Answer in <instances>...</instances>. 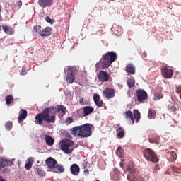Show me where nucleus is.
I'll return each instance as SVG.
<instances>
[{
	"label": "nucleus",
	"mask_w": 181,
	"mask_h": 181,
	"mask_svg": "<svg viewBox=\"0 0 181 181\" xmlns=\"http://www.w3.org/2000/svg\"><path fill=\"white\" fill-rule=\"evenodd\" d=\"M93 129V125L91 124L86 123L81 126H76L70 129L71 135H77L81 138H88L91 136V132Z\"/></svg>",
	"instance_id": "1"
},
{
	"label": "nucleus",
	"mask_w": 181,
	"mask_h": 181,
	"mask_svg": "<svg viewBox=\"0 0 181 181\" xmlns=\"http://www.w3.org/2000/svg\"><path fill=\"white\" fill-rule=\"evenodd\" d=\"M117 60V53L114 52H108L102 56L99 62L96 63L95 67L98 69L100 64H102L103 69H108Z\"/></svg>",
	"instance_id": "2"
},
{
	"label": "nucleus",
	"mask_w": 181,
	"mask_h": 181,
	"mask_svg": "<svg viewBox=\"0 0 181 181\" xmlns=\"http://www.w3.org/2000/svg\"><path fill=\"white\" fill-rule=\"evenodd\" d=\"M124 172L128 173L127 180L129 181H139V180H138V172H136V170L135 169V164L134 162L130 161L128 163L127 169L124 170Z\"/></svg>",
	"instance_id": "3"
},
{
	"label": "nucleus",
	"mask_w": 181,
	"mask_h": 181,
	"mask_svg": "<svg viewBox=\"0 0 181 181\" xmlns=\"http://www.w3.org/2000/svg\"><path fill=\"white\" fill-rule=\"evenodd\" d=\"M59 146L61 148V151H63L64 153H67L68 155L73 152V149H74V142L70 139H63L59 142Z\"/></svg>",
	"instance_id": "4"
},
{
	"label": "nucleus",
	"mask_w": 181,
	"mask_h": 181,
	"mask_svg": "<svg viewBox=\"0 0 181 181\" xmlns=\"http://www.w3.org/2000/svg\"><path fill=\"white\" fill-rule=\"evenodd\" d=\"M144 157L146 160L149 162H153V163H158L159 162V158L156 156L155 151H152L151 148H145L143 151Z\"/></svg>",
	"instance_id": "5"
},
{
	"label": "nucleus",
	"mask_w": 181,
	"mask_h": 181,
	"mask_svg": "<svg viewBox=\"0 0 181 181\" xmlns=\"http://www.w3.org/2000/svg\"><path fill=\"white\" fill-rule=\"evenodd\" d=\"M57 110L54 107H49L46 108V122L47 124H54L56 121V112Z\"/></svg>",
	"instance_id": "6"
},
{
	"label": "nucleus",
	"mask_w": 181,
	"mask_h": 181,
	"mask_svg": "<svg viewBox=\"0 0 181 181\" xmlns=\"http://www.w3.org/2000/svg\"><path fill=\"white\" fill-rule=\"evenodd\" d=\"M67 74L66 76V81L68 84H73L74 83V76L78 73V70L74 67H68L66 69Z\"/></svg>",
	"instance_id": "7"
},
{
	"label": "nucleus",
	"mask_w": 181,
	"mask_h": 181,
	"mask_svg": "<svg viewBox=\"0 0 181 181\" xmlns=\"http://www.w3.org/2000/svg\"><path fill=\"white\" fill-rule=\"evenodd\" d=\"M136 95L137 98L136 101H138V103H139L140 104H141V103H144V100L148 98V93L143 89H138L136 91Z\"/></svg>",
	"instance_id": "8"
},
{
	"label": "nucleus",
	"mask_w": 181,
	"mask_h": 181,
	"mask_svg": "<svg viewBox=\"0 0 181 181\" xmlns=\"http://www.w3.org/2000/svg\"><path fill=\"white\" fill-rule=\"evenodd\" d=\"M103 95L105 98H108V100H111V98H114L115 97V90L114 88H105L103 91Z\"/></svg>",
	"instance_id": "9"
},
{
	"label": "nucleus",
	"mask_w": 181,
	"mask_h": 181,
	"mask_svg": "<svg viewBox=\"0 0 181 181\" xmlns=\"http://www.w3.org/2000/svg\"><path fill=\"white\" fill-rule=\"evenodd\" d=\"M43 121H46V109L42 112L37 115L35 117V122L38 125H42Z\"/></svg>",
	"instance_id": "10"
},
{
	"label": "nucleus",
	"mask_w": 181,
	"mask_h": 181,
	"mask_svg": "<svg viewBox=\"0 0 181 181\" xmlns=\"http://www.w3.org/2000/svg\"><path fill=\"white\" fill-rule=\"evenodd\" d=\"M161 74L164 78H172L173 77V71L165 66L161 69Z\"/></svg>",
	"instance_id": "11"
},
{
	"label": "nucleus",
	"mask_w": 181,
	"mask_h": 181,
	"mask_svg": "<svg viewBox=\"0 0 181 181\" xmlns=\"http://www.w3.org/2000/svg\"><path fill=\"white\" fill-rule=\"evenodd\" d=\"M98 80H100V81H102L103 83H107V81H110L111 76H110V74H108L107 71H100L98 76Z\"/></svg>",
	"instance_id": "12"
},
{
	"label": "nucleus",
	"mask_w": 181,
	"mask_h": 181,
	"mask_svg": "<svg viewBox=\"0 0 181 181\" xmlns=\"http://www.w3.org/2000/svg\"><path fill=\"white\" fill-rule=\"evenodd\" d=\"M33 34L35 36H46V30L41 26H35L33 29Z\"/></svg>",
	"instance_id": "13"
},
{
	"label": "nucleus",
	"mask_w": 181,
	"mask_h": 181,
	"mask_svg": "<svg viewBox=\"0 0 181 181\" xmlns=\"http://www.w3.org/2000/svg\"><path fill=\"white\" fill-rule=\"evenodd\" d=\"M46 163L48 169H54L56 165H57V161L53 158L49 157L46 160Z\"/></svg>",
	"instance_id": "14"
},
{
	"label": "nucleus",
	"mask_w": 181,
	"mask_h": 181,
	"mask_svg": "<svg viewBox=\"0 0 181 181\" xmlns=\"http://www.w3.org/2000/svg\"><path fill=\"white\" fill-rule=\"evenodd\" d=\"M116 132L117 136L119 139H122V138H124L125 136V131L124 130V128H122V127L119 126V124H117L116 127Z\"/></svg>",
	"instance_id": "15"
},
{
	"label": "nucleus",
	"mask_w": 181,
	"mask_h": 181,
	"mask_svg": "<svg viewBox=\"0 0 181 181\" xmlns=\"http://www.w3.org/2000/svg\"><path fill=\"white\" fill-rule=\"evenodd\" d=\"M70 172L74 176H78L80 173V167L76 163L72 164L70 167Z\"/></svg>",
	"instance_id": "16"
},
{
	"label": "nucleus",
	"mask_w": 181,
	"mask_h": 181,
	"mask_svg": "<svg viewBox=\"0 0 181 181\" xmlns=\"http://www.w3.org/2000/svg\"><path fill=\"white\" fill-rule=\"evenodd\" d=\"M93 100L98 108H101V107H103V100H101V98L100 97L99 95L95 93L93 95Z\"/></svg>",
	"instance_id": "17"
},
{
	"label": "nucleus",
	"mask_w": 181,
	"mask_h": 181,
	"mask_svg": "<svg viewBox=\"0 0 181 181\" xmlns=\"http://www.w3.org/2000/svg\"><path fill=\"white\" fill-rule=\"evenodd\" d=\"M166 157L170 162H175L177 158V156L175 151H168L166 154Z\"/></svg>",
	"instance_id": "18"
},
{
	"label": "nucleus",
	"mask_w": 181,
	"mask_h": 181,
	"mask_svg": "<svg viewBox=\"0 0 181 181\" xmlns=\"http://www.w3.org/2000/svg\"><path fill=\"white\" fill-rule=\"evenodd\" d=\"M125 71L128 76L134 75L135 74V66L132 64H129L126 66Z\"/></svg>",
	"instance_id": "19"
},
{
	"label": "nucleus",
	"mask_w": 181,
	"mask_h": 181,
	"mask_svg": "<svg viewBox=\"0 0 181 181\" xmlns=\"http://www.w3.org/2000/svg\"><path fill=\"white\" fill-rule=\"evenodd\" d=\"M83 117H87L90 115V114H93L94 112V108L91 106H85L83 108Z\"/></svg>",
	"instance_id": "20"
},
{
	"label": "nucleus",
	"mask_w": 181,
	"mask_h": 181,
	"mask_svg": "<svg viewBox=\"0 0 181 181\" xmlns=\"http://www.w3.org/2000/svg\"><path fill=\"white\" fill-rule=\"evenodd\" d=\"M26 117H28V111L24 109L21 110V115L18 117V122L19 124H22L24 119H26Z\"/></svg>",
	"instance_id": "21"
},
{
	"label": "nucleus",
	"mask_w": 181,
	"mask_h": 181,
	"mask_svg": "<svg viewBox=\"0 0 181 181\" xmlns=\"http://www.w3.org/2000/svg\"><path fill=\"white\" fill-rule=\"evenodd\" d=\"M124 115L127 119H129V121H131L132 125H134V124H135V119H134V115L132 114V112H131V110L126 111Z\"/></svg>",
	"instance_id": "22"
},
{
	"label": "nucleus",
	"mask_w": 181,
	"mask_h": 181,
	"mask_svg": "<svg viewBox=\"0 0 181 181\" xmlns=\"http://www.w3.org/2000/svg\"><path fill=\"white\" fill-rule=\"evenodd\" d=\"M54 170V173H63L64 172V166L62 164H57L55 165Z\"/></svg>",
	"instance_id": "23"
},
{
	"label": "nucleus",
	"mask_w": 181,
	"mask_h": 181,
	"mask_svg": "<svg viewBox=\"0 0 181 181\" xmlns=\"http://www.w3.org/2000/svg\"><path fill=\"white\" fill-rule=\"evenodd\" d=\"M147 117L148 119H155V118H156V112L155 110L152 108L149 109Z\"/></svg>",
	"instance_id": "24"
},
{
	"label": "nucleus",
	"mask_w": 181,
	"mask_h": 181,
	"mask_svg": "<svg viewBox=\"0 0 181 181\" xmlns=\"http://www.w3.org/2000/svg\"><path fill=\"white\" fill-rule=\"evenodd\" d=\"M33 165V158H28L27 163L25 165V170H30V169H32Z\"/></svg>",
	"instance_id": "25"
},
{
	"label": "nucleus",
	"mask_w": 181,
	"mask_h": 181,
	"mask_svg": "<svg viewBox=\"0 0 181 181\" xmlns=\"http://www.w3.org/2000/svg\"><path fill=\"white\" fill-rule=\"evenodd\" d=\"M46 144L48 146H52L54 144V139H53L49 135H46Z\"/></svg>",
	"instance_id": "26"
},
{
	"label": "nucleus",
	"mask_w": 181,
	"mask_h": 181,
	"mask_svg": "<svg viewBox=\"0 0 181 181\" xmlns=\"http://www.w3.org/2000/svg\"><path fill=\"white\" fill-rule=\"evenodd\" d=\"M160 137L159 136H153L152 137L149 138L150 144H159V141Z\"/></svg>",
	"instance_id": "27"
},
{
	"label": "nucleus",
	"mask_w": 181,
	"mask_h": 181,
	"mask_svg": "<svg viewBox=\"0 0 181 181\" xmlns=\"http://www.w3.org/2000/svg\"><path fill=\"white\" fill-rule=\"evenodd\" d=\"M9 163H11V161H8L4 158H0V169H2V168L8 166Z\"/></svg>",
	"instance_id": "28"
},
{
	"label": "nucleus",
	"mask_w": 181,
	"mask_h": 181,
	"mask_svg": "<svg viewBox=\"0 0 181 181\" xmlns=\"http://www.w3.org/2000/svg\"><path fill=\"white\" fill-rule=\"evenodd\" d=\"M134 119H136V122H139L141 119V112H139V110H134Z\"/></svg>",
	"instance_id": "29"
},
{
	"label": "nucleus",
	"mask_w": 181,
	"mask_h": 181,
	"mask_svg": "<svg viewBox=\"0 0 181 181\" xmlns=\"http://www.w3.org/2000/svg\"><path fill=\"white\" fill-rule=\"evenodd\" d=\"M127 84L129 88H132L135 86V79L134 78L127 79Z\"/></svg>",
	"instance_id": "30"
},
{
	"label": "nucleus",
	"mask_w": 181,
	"mask_h": 181,
	"mask_svg": "<svg viewBox=\"0 0 181 181\" xmlns=\"http://www.w3.org/2000/svg\"><path fill=\"white\" fill-rule=\"evenodd\" d=\"M12 101H13V96L12 95L6 97V104H7V105L12 104Z\"/></svg>",
	"instance_id": "31"
},
{
	"label": "nucleus",
	"mask_w": 181,
	"mask_h": 181,
	"mask_svg": "<svg viewBox=\"0 0 181 181\" xmlns=\"http://www.w3.org/2000/svg\"><path fill=\"white\" fill-rule=\"evenodd\" d=\"M168 110L170 111V112H176L177 111V107L173 105H168Z\"/></svg>",
	"instance_id": "32"
},
{
	"label": "nucleus",
	"mask_w": 181,
	"mask_h": 181,
	"mask_svg": "<svg viewBox=\"0 0 181 181\" xmlns=\"http://www.w3.org/2000/svg\"><path fill=\"white\" fill-rule=\"evenodd\" d=\"M58 112L62 111V114H66V107L62 105H59L57 107Z\"/></svg>",
	"instance_id": "33"
},
{
	"label": "nucleus",
	"mask_w": 181,
	"mask_h": 181,
	"mask_svg": "<svg viewBox=\"0 0 181 181\" xmlns=\"http://www.w3.org/2000/svg\"><path fill=\"white\" fill-rule=\"evenodd\" d=\"M171 170H173V172H175V173H181V168H177L175 165H171Z\"/></svg>",
	"instance_id": "34"
},
{
	"label": "nucleus",
	"mask_w": 181,
	"mask_h": 181,
	"mask_svg": "<svg viewBox=\"0 0 181 181\" xmlns=\"http://www.w3.org/2000/svg\"><path fill=\"white\" fill-rule=\"evenodd\" d=\"M5 128L8 131H11L12 129V122H7L5 124Z\"/></svg>",
	"instance_id": "35"
},
{
	"label": "nucleus",
	"mask_w": 181,
	"mask_h": 181,
	"mask_svg": "<svg viewBox=\"0 0 181 181\" xmlns=\"http://www.w3.org/2000/svg\"><path fill=\"white\" fill-rule=\"evenodd\" d=\"M4 32L7 33V35H12V33H9V27L8 25H3L2 26Z\"/></svg>",
	"instance_id": "36"
},
{
	"label": "nucleus",
	"mask_w": 181,
	"mask_h": 181,
	"mask_svg": "<svg viewBox=\"0 0 181 181\" xmlns=\"http://www.w3.org/2000/svg\"><path fill=\"white\" fill-rule=\"evenodd\" d=\"M38 5H40L41 8H46V0H39Z\"/></svg>",
	"instance_id": "37"
},
{
	"label": "nucleus",
	"mask_w": 181,
	"mask_h": 181,
	"mask_svg": "<svg viewBox=\"0 0 181 181\" xmlns=\"http://www.w3.org/2000/svg\"><path fill=\"white\" fill-rule=\"evenodd\" d=\"M46 22H47L48 23H50V25H53V23H54V22H56V21L53 18H51L49 16H47Z\"/></svg>",
	"instance_id": "38"
},
{
	"label": "nucleus",
	"mask_w": 181,
	"mask_h": 181,
	"mask_svg": "<svg viewBox=\"0 0 181 181\" xmlns=\"http://www.w3.org/2000/svg\"><path fill=\"white\" fill-rule=\"evenodd\" d=\"M124 153V150L119 146L117 148V153L119 158H122V153Z\"/></svg>",
	"instance_id": "39"
},
{
	"label": "nucleus",
	"mask_w": 181,
	"mask_h": 181,
	"mask_svg": "<svg viewBox=\"0 0 181 181\" xmlns=\"http://www.w3.org/2000/svg\"><path fill=\"white\" fill-rule=\"evenodd\" d=\"M52 28L50 27L46 28V36H50L52 35Z\"/></svg>",
	"instance_id": "40"
},
{
	"label": "nucleus",
	"mask_w": 181,
	"mask_h": 181,
	"mask_svg": "<svg viewBox=\"0 0 181 181\" xmlns=\"http://www.w3.org/2000/svg\"><path fill=\"white\" fill-rule=\"evenodd\" d=\"M111 179H112V180H114V181H119V175L118 174L112 175Z\"/></svg>",
	"instance_id": "41"
},
{
	"label": "nucleus",
	"mask_w": 181,
	"mask_h": 181,
	"mask_svg": "<svg viewBox=\"0 0 181 181\" xmlns=\"http://www.w3.org/2000/svg\"><path fill=\"white\" fill-rule=\"evenodd\" d=\"M175 93H177V94H180V93H181V85H178L175 87Z\"/></svg>",
	"instance_id": "42"
},
{
	"label": "nucleus",
	"mask_w": 181,
	"mask_h": 181,
	"mask_svg": "<svg viewBox=\"0 0 181 181\" xmlns=\"http://www.w3.org/2000/svg\"><path fill=\"white\" fill-rule=\"evenodd\" d=\"M37 173L39 176H43V171L40 168H37Z\"/></svg>",
	"instance_id": "43"
},
{
	"label": "nucleus",
	"mask_w": 181,
	"mask_h": 181,
	"mask_svg": "<svg viewBox=\"0 0 181 181\" xmlns=\"http://www.w3.org/2000/svg\"><path fill=\"white\" fill-rule=\"evenodd\" d=\"M53 4V0H46V6H50Z\"/></svg>",
	"instance_id": "44"
},
{
	"label": "nucleus",
	"mask_w": 181,
	"mask_h": 181,
	"mask_svg": "<svg viewBox=\"0 0 181 181\" xmlns=\"http://www.w3.org/2000/svg\"><path fill=\"white\" fill-rule=\"evenodd\" d=\"M79 104H81V105H84V98L83 97L79 98Z\"/></svg>",
	"instance_id": "45"
},
{
	"label": "nucleus",
	"mask_w": 181,
	"mask_h": 181,
	"mask_svg": "<svg viewBox=\"0 0 181 181\" xmlns=\"http://www.w3.org/2000/svg\"><path fill=\"white\" fill-rule=\"evenodd\" d=\"M66 122L67 124H71V122H73V117H68L66 119Z\"/></svg>",
	"instance_id": "46"
},
{
	"label": "nucleus",
	"mask_w": 181,
	"mask_h": 181,
	"mask_svg": "<svg viewBox=\"0 0 181 181\" xmlns=\"http://www.w3.org/2000/svg\"><path fill=\"white\" fill-rule=\"evenodd\" d=\"M9 172H11V170L8 168H4L2 170V173H9Z\"/></svg>",
	"instance_id": "47"
},
{
	"label": "nucleus",
	"mask_w": 181,
	"mask_h": 181,
	"mask_svg": "<svg viewBox=\"0 0 181 181\" xmlns=\"http://www.w3.org/2000/svg\"><path fill=\"white\" fill-rule=\"evenodd\" d=\"M87 161L84 160L82 163L83 165V169H86V168H87Z\"/></svg>",
	"instance_id": "48"
},
{
	"label": "nucleus",
	"mask_w": 181,
	"mask_h": 181,
	"mask_svg": "<svg viewBox=\"0 0 181 181\" xmlns=\"http://www.w3.org/2000/svg\"><path fill=\"white\" fill-rule=\"evenodd\" d=\"M16 5H17V6H18V8H21V6L22 5V1H18Z\"/></svg>",
	"instance_id": "49"
},
{
	"label": "nucleus",
	"mask_w": 181,
	"mask_h": 181,
	"mask_svg": "<svg viewBox=\"0 0 181 181\" xmlns=\"http://www.w3.org/2000/svg\"><path fill=\"white\" fill-rule=\"evenodd\" d=\"M83 173H84L85 175H90V171H88V170H85L83 171Z\"/></svg>",
	"instance_id": "50"
},
{
	"label": "nucleus",
	"mask_w": 181,
	"mask_h": 181,
	"mask_svg": "<svg viewBox=\"0 0 181 181\" xmlns=\"http://www.w3.org/2000/svg\"><path fill=\"white\" fill-rule=\"evenodd\" d=\"M154 170L156 172L157 170H159V165H156L155 167H154Z\"/></svg>",
	"instance_id": "51"
},
{
	"label": "nucleus",
	"mask_w": 181,
	"mask_h": 181,
	"mask_svg": "<svg viewBox=\"0 0 181 181\" xmlns=\"http://www.w3.org/2000/svg\"><path fill=\"white\" fill-rule=\"evenodd\" d=\"M21 73H22L23 76H25L26 74V71H25L23 67V70H22Z\"/></svg>",
	"instance_id": "52"
},
{
	"label": "nucleus",
	"mask_w": 181,
	"mask_h": 181,
	"mask_svg": "<svg viewBox=\"0 0 181 181\" xmlns=\"http://www.w3.org/2000/svg\"><path fill=\"white\" fill-rule=\"evenodd\" d=\"M162 95H160V94H158V98H156V100H160V98H162Z\"/></svg>",
	"instance_id": "53"
},
{
	"label": "nucleus",
	"mask_w": 181,
	"mask_h": 181,
	"mask_svg": "<svg viewBox=\"0 0 181 181\" xmlns=\"http://www.w3.org/2000/svg\"><path fill=\"white\" fill-rule=\"evenodd\" d=\"M0 181H6L2 176H0Z\"/></svg>",
	"instance_id": "54"
},
{
	"label": "nucleus",
	"mask_w": 181,
	"mask_h": 181,
	"mask_svg": "<svg viewBox=\"0 0 181 181\" xmlns=\"http://www.w3.org/2000/svg\"><path fill=\"white\" fill-rule=\"evenodd\" d=\"M128 107H129V109L132 108V105H128Z\"/></svg>",
	"instance_id": "55"
},
{
	"label": "nucleus",
	"mask_w": 181,
	"mask_h": 181,
	"mask_svg": "<svg viewBox=\"0 0 181 181\" xmlns=\"http://www.w3.org/2000/svg\"><path fill=\"white\" fill-rule=\"evenodd\" d=\"M2 12V6H0V13Z\"/></svg>",
	"instance_id": "56"
},
{
	"label": "nucleus",
	"mask_w": 181,
	"mask_h": 181,
	"mask_svg": "<svg viewBox=\"0 0 181 181\" xmlns=\"http://www.w3.org/2000/svg\"><path fill=\"white\" fill-rule=\"evenodd\" d=\"M140 181H144V179L142 177H140Z\"/></svg>",
	"instance_id": "57"
},
{
	"label": "nucleus",
	"mask_w": 181,
	"mask_h": 181,
	"mask_svg": "<svg viewBox=\"0 0 181 181\" xmlns=\"http://www.w3.org/2000/svg\"><path fill=\"white\" fill-rule=\"evenodd\" d=\"M143 56L144 57H146V54H144Z\"/></svg>",
	"instance_id": "58"
},
{
	"label": "nucleus",
	"mask_w": 181,
	"mask_h": 181,
	"mask_svg": "<svg viewBox=\"0 0 181 181\" xmlns=\"http://www.w3.org/2000/svg\"><path fill=\"white\" fill-rule=\"evenodd\" d=\"M0 30H2V26L0 25Z\"/></svg>",
	"instance_id": "59"
},
{
	"label": "nucleus",
	"mask_w": 181,
	"mask_h": 181,
	"mask_svg": "<svg viewBox=\"0 0 181 181\" xmlns=\"http://www.w3.org/2000/svg\"><path fill=\"white\" fill-rule=\"evenodd\" d=\"M9 165H10V166H11V165H12V163H11Z\"/></svg>",
	"instance_id": "60"
}]
</instances>
